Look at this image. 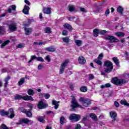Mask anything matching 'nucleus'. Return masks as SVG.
<instances>
[{"mask_svg":"<svg viewBox=\"0 0 129 129\" xmlns=\"http://www.w3.org/2000/svg\"><path fill=\"white\" fill-rule=\"evenodd\" d=\"M111 82L117 86H121L125 84L126 81L124 79H119L117 77H114L112 78Z\"/></svg>","mask_w":129,"mask_h":129,"instance_id":"nucleus-1","label":"nucleus"},{"mask_svg":"<svg viewBox=\"0 0 129 129\" xmlns=\"http://www.w3.org/2000/svg\"><path fill=\"white\" fill-rule=\"evenodd\" d=\"M14 99L15 100H20L21 99H23V100H31V101H33V100H34V99H33V97L31 96L26 95L22 96L20 94H16V95L15 96Z\"/></svg>","mask_w":129,"mask_h":129,"instance_id":"nucleus-2","label":"nucleus"},{"mask_svg":"<svg viewBox=\"0 0 129 129\" xmlns=\"http://www.w3.org/2000/svg\"><path fill=\"white\" fill-rule=\"evenodd\" d=\"M72 105L71 106L73 109L77 107H81V106H80V105L78 104V102H77V101H76V99H75L74 96H72Z\"/></svg>","mask_w":129,"mask_h":129,"instance_id":"nucleus-3","label":"nucleus"},{"mask_svg":"<svg viewBox=\"0 0 129 129\" xmlns=\"http://www.w3.org/2000/svg\"><path fill=\"white\" fill-rule=\"evenodd\" d=\"M79 101L82 102L83 106H85L86 107H87L89 104H91V101H90V100H88V99L83 97H81L79 99Z\"/></svg>","mask_w":129,"mask_h":129,"instance_id":"nucleus-4","label":"nucleus"},{"mask_svg":"<svg viewBox=\"0 0 129 129\" xmlns=\"http://www.w3.org/2000/svg\"><path fill=\"white\" fill-rule=\"evenodd\" d=\"M68 63H69V60L67 59L61 63L59 69L60 74H63L64 70H65V68L66 67V66H67V65H68Z\"/></svg>","mask_w":129,"mask_h":129,"instance_id":"nucleus-5","label":"nucleus"},{"mask_svg":"<svg viewBox=\"0 0 129 129\" xmlns=\"http://www.w3.org/2000/svg\"><path fill=\"white\" fill-rule=\"evenodd\" d=\"M70 120L74 121H79L80 120V115L76 114H71L69 117Z\"/></svg>","mask_w":129,"mask_h":129,"instance_id":"nucleus-6","label":"nucleus"},{"mask_svg":"<svg viewBox=\"0 0 129 129\" xmlns=\"http://www.w3.org/2000/svg\"><path fill=\"white\" fill-rule=\"evenodd\" d=\"M106 40H109V41H111L110 43H114L116 42H118V39L114 37V36L112 35H107L105 37Z\"/></svg>","mask_w":129,"mask_h":129,"instance_id":"nucleus-7","label":"nucleus"},{"mask_svg":"<svg viewBox=\"0 0 129 129\" xmlns=\"http://www.w3.org/2000/svg\"><path fill=\"white\" fill-rule=\"evenodd\" d=\"M7 116L9 118H14V117H15V112L14 111V109L12 108L9 109L8 111Z\"/></svg>","mask_w":129,"mask_h":129,"instance_id":"nucleus-8","label":"nucleus"},{"mask_svg":"<svg viewBox=\"0 0 129 129\" xmlns=\"http://www.w3.org/2000/svg\"><path fill=\"white\" fill-rule=\"evenodd\" d=\"M9 28L10 31L11 32H15L17 30V24L16 23H13L9 25Z\"/></svg>","mask_w":129,"mask_h":129,"instance_id":"nucleus-9","label":"nucleus"},{"mask_svg":"<svg viewBox=\"0 0 129 129\" xmlns=\"http://www.w3.org/2000/svg\"><path fill=\"white\" fill-rule=\"evenodd\" d=\"M21 121L22 123H25V124H32L33 123L32 120L26 118L21 119Z\"/></svg>","mask_w":129,"mask_h":129,"instance_id":"nucleus-10","label":"nucleus"},{"mask_svg":"<svg viewBox=\"0 0 129 129\" xmlns=\"http://www.w3.org/2000/svg\"><path fill=\"white\" fill-rule=\"evenodd\" d=\"M24 31L25 32L26 36H29V35H31L33 32V28L25 27Z\"/></svg>","mask_w":129,"mask_h":129,"instance_id":"nucleus-11","label":"nucleus"},{"mask_svg":"<svg viewBox=\"0 0 129 129\" xmlns=\"http://www.w3.org/2000/svg\"><path fill=\"white\" fill-rule=\"evenodd\" d=\"M52 8L48 7H44L43 9V12L44 14H46V15H50L51 13H52Z\"/></svg>","mask_w":129,"mask_h":129,"instance_id":"nucleus-12","label":"nucleus"},{"mask_svg":"<svg viewBox=\"0 0 129 129\" xmlns=\"http://www.w3.org/2000/svg\"><path fill=\"white\" fill-rule=\"evenodd\" d=\"M47 107H48V104L44 103L42 101H40L38 104V107L39 109H42V108Z\"/></svg>","mask_w":129,"mask_h":129,"instance_id":"nucleus-13","label":"nucleus"},{"mask_svg":"<svg viewBox=\"0 0 129 129\" xmlns=\"http://www.w3.org/2000/svg\"><path fill=\"white\" fill-rule=\"evenodd\" d=\"M110 115L111 118H113L112 121H115V120H116V116H117L116 112L114 111H111L110 112Z\"/></svg>","mask_w":129,"mask_h":129,"instance_id":"nucleus-14","label":"nucleus"},{"mask_svg":"<svg viewBox=\"0 0 129 129\" xmlns=\"http://www.w3.org/2000/svg\"><path fill=\"white\" fill-rule=\"evenodd\" d=\"M104 67L111 68L113 67V64L111 61L109 60H106L104 63Z\"/></svg>","mask_w":129,"mask_h":129,"instance_id":"nucleus-15","label":"nucleus"},{"mask_svg":"<svg viewBox=\"0 0 129 129\" xmlns=\"http://www.w3.org/2000/svg\"><path fill=\"white\" fill-rule=\"evenodd\" d=\"M78 61H79V64H85L86 62V59L83 56H80L79 57Z\"/></svg>","mask_w":129,"mask_h":129,"instance_id":"nucleus-16","label":"nucleus"},{"mask_svg":"<svg viewBox=\"0 0 129 129\" xmlns=\"http://www.w3.org/2000/svg\"><path fill=\"white\" fill-rule=\"evenodd\" d=\"M29 11H30V7L25 5L23 9V14H24V15H29Z\"/></svg>","mask_w":129,"mask_h":129,"instance_id":"nucleus-17","label":"nucleus"},{"mask_svg":"<svg viewBox=\"0 0 129 129\" xmlns=\"http://www.w3.org/2000/svg\"><path fill=\"white\" fill-rule=\"evenodd\" d=\"M16 9H17L16 5L10 6L8 8V12L9 13V14H12V11L16 12Z\"/></svg>","mask_w":129,"mask_h":129,"instance_id":"nucleus-18","label":"nucleus"},{"mask_svg":"<svg viewBox=\"0 0 129 129\" xmlns=\"http://www.w3.org/2000/svg\"><path fill=\"white\" fill-rule=\"evenodd\" d=\"M115 36L118 37L119 38H123L124 37V33L121 32H117L115 33Z\"/></svg>","mask_w":129,"mask_h":129,"instance_id":"nucleus-19","label":"nucleus"},{"mask_svg":"<svg viewBox=\"0 0 129 129\" xmlns=\"http://www.w3.org/2000/svg\"><path fill=\"white\" fill-rule=\"evenodd\" d=\"M63 27H64V29H67V30H68L70 32H71V31H72V30H73V29L72 28V26H71V25H70V24H68V23H66L63 25Z\"/></svg>","mask_w":129,"mask_h":129,"instance_id":"nucleus-20","label":"nucleus"},{"mask_svg":"<svg viewBox=\"0 0 129 129\" xmlns=\"http://www.w3.org/2000/svg\"><path fill=\"white\" fill-rule=\"evenodd\" d=\"M58 103H60V101H56L55 100H52V104H53V105H55L54 106L55 109H57L58 108V107L59 106Z\"/></svg>","mask_w":129,"mask_h":129,"instance_id":"nucleus-21","label":"nucleus"},{"mask_svg":"<svg viewBox=\"0 0 129 129\" xmlns=\"http://www.w3.org/2000/svg\"><path fill=\"white\" fill-rule=\"evenodd\" d=\"M68 8L69 11L71 13H72V12H75V11L76 10V8L75 7V6H74V5H69L68 6Z\"/></svg>","mask_w":129,"mask_h":129,"instance_id":"nucleus-22","label":"nucleus"},{"mask_svg":"<svg viewBox=\"0 0 129 129\" xmlns=\"http://www.w3.org/2000/svg\"><path fill=\"white\" fill-rule=\"evenodd\" d=\"M45 50L48 51V52H55L56 51V48L54 46H50L49 47L46 48Z\"/></svg>","mask_w":129,"mask_h":129,"instance_id":"nucleus-23","label":"nucleus"},{"mask_svg":"<svg viewBox=\"0 0 129 129\" xmlns=\"http://www.w3.org/2000/svg\"><path fill=\"white\" fill-rule=\"evenodd\" d=\"M93 61L96 64L99 65V66H102V61H101V60L99 59L98 58H95Z\"/></svg>","mask_w":129,"mask_h":129,"instance_id":"nucleus-24","label":"nucleus"},{"mask_svg":"<svg viewBox=\"0 0 129 129\" xmlns=\"http://www.w3.org/2000/svg\"><path fill=\"white\" fill-rule=\"evenodd\" d=\"M5 34H6L5 27L0 26V35H5Z\"/></svg>","mask_w":129,"mask_h":129,"instance_id":"nucleus-25","label":"nucleus"},{"mask_svg":"<svg viewBox=\"0 0 129 129\" xmlns=\"http://www.w3.org/2000/svg\"><path fill=\"white\" fill-rule=\"evenodd\" d=\"M89 116L91 117V118H92L93 120H98L97 117L96 116V115H95V114L93 113H91Z\"/></svg>","mask_w":129,"mask_h":129,"instance_id":"nucleus-26","label":"nucleus"},{"mask_svg":"<svg viewBox=\"0 0 129 129\" xmlns=\"http://www.w3.org/2000/svg\"><path fill=\"white\" fill-rule=\"evenodd\" d=\"M113 69V67H111V68H107L104 69V72L106 73H110L111 71H112V70Z\"/></svg>","mask_w":129,"mask_h":129,"instance_id":"nucleus-27","label":"nucleus"},{"mask_svg":"<svg viewBox=\"0 0 129 129\" xmlns=\"http://www.w3.org/2000/svg\"><path fill=\"white\" fill-rule=\"evenodd\" d=\"M112 60L114 62L116 66H119V60L118 59L117 57H114L112 58Z\"/></svg>","mask_w":129,"mask_h":129,"instance_id":"nucleus-28","label":"nucleus"},{"mask_svg":"<svg viewBox=\"0 0 129 129\" xmlns=\"http://www.w3.org/2000/svg\"><path fill=\"white\" fill-rule=\"evenodd\" d=\"M109 87H111L110 83H107L104 85L101 86V88H102V89H103L104 88H108Z\"/></svg>","mask_w":129,"mask_h":129,"instance_id":"nucleus-29","label":"nucleus"},{"mask_svg":"<svg viewBox=\"0 0 129 129\" xmlns=\"http://www.w3.org/2000/svg\"><path fill=\"white\" fill-rule=\"evenodd\" d=\"M75 43L76 44L78 47H80V46L82 45V41H81V40L77 39L75 41Z\"/></svg>","mask_w":129,"mask_h":129,"instance_id":"nucleus-30","label":"nucleus"},{"mask_svg":"<svg viewBox=\"0 0 129 129\" xmlns=\"http://www.w3.org/2000/svg\"><path fill=\"white\" fill-rule=\"evenodd\" d=\"M38 121L40 122H42V123H44L45 122V116H40L38 118Z\"/></svg>","mask_w":129,"mask_h":129,"instance_id":"nucleus-31","label":"nucleus"},{"mask_svg":"<svg viewBox=\"0 0 129 129\" xmlns=\"http://www.w3.org/2000/svg\"><path fill=\"white\" fill-rule=\"evenodd\" d=\"M62 40L64 43H68L69 42H70V39H69V37H68L62 38Z\"/></svg>","mask_w":129,"mask_h":129,"instance_id":"nucleus-32","label":"nucleus"},{"mask_svg":"<svg viewBox=\"0 0 129 129\" xmlns=\"http://www.w3.org/2000/svg\"><path fill=\"white\" fill-rule=\"evenodd\" d=\"M25 114H26V116L28 117H32V116H33L32 112L29 110H27L26 112H25Z\"/></svg>","mask_w":129,"mask_h":129,"instance_id":"nucleus-33","label":"nucleus"},{"mask_svg":"<svg viewBox=\"0 0 129 129\" xmlns=\"http://www.w3.org/2000/svg\"><path fill=\"white\" fill-rule=\"evenodd\" d=\"M44 33H45V34H51L52 33L51 28L50 27L46 28L44 30Z\"/></svg>","mask_w":129,"mask_h":129,"instance_id":"nucleus-34","label":"nucleus"},{"mask_svg":"<svg viewBox=\"0 0 129 129\" xmlns=\"http://www.w3.org/2000/svg\"><path fill=\"white\" fill-rule=\"evenodd\" d=\"M0 114L2 116H5V115H8V111L5 110H2L0 111Z\"/></svg>","mask_w":129,"mask_h":129,"instance_id":"nucleus-35","label":"nucleus"},{"mask_svg":"<svg viewBox=\"0 0 129 129\" xmlns=\"http://www.w3.org/2000/svg\"><path fill=\"white\" fill-rule=\"evenodd\" d=\"M120 104L123 105H125L126 106H129V103L126 102L125 100H122L120 101Z\"/></svg>","mask_w":129,"mask_h":129,"instance_id":"nucleus-36","label":"nucleus"},{"mask_svg":"<svg viewBox=\"0 0 129 129\" xmlns=\"http://www.w3.org/2000/svg\"><path fill=\"white\" fill-rule=\"evenodd\" d=\"M117 12L119 14H122L123 12V8L121 6H119L117 9Z\"/></svg>","mask_w":129,"mask_h":129,"instance_id":"nucleus-37","label":"nucleus"},{"mask_svg":"<svg viewBox=\"0 0 129 129\" xmlns=\"http://www.w3.org/2000/svg\"><path fill=\"white\" fill-rule=\"evenodd\" d=\"M80 91L81 92H86L87 91V87L86 86H83L81 87L80 89Z\"/></svg>","mask_w":129,"mask_h":129,"instance_id":"nucleus-38","label":"nucleus"},{"mask_svg":"<svg viewBox=\"0 0 129 129\" xmlns=\"http://www.w3.org/2000/svg\"><path fill=\"white\" fill-rule=\"evenodd\" d=\"M24 83H25V78H22L18 82V84L19 86H21V85H23V84H24Z\"/></svg>","mask_w":129,"mask_h":129,"instance_id":"nucleus-39","label":"nucleus"},{"mask_svg":"<svg viewBox=\"0 0 129 129\" xmlns=\"http://www.w3.org/2000/svg\"><path fill=\"white\" fill-rule=\"evenodd\" d=\"M28 94H29V95H34L35 92H34V90H33L31 89H29L28 91Z\"/></svg>","mask_w":129,"mask_h":129,"instance_id":"nucleus-40","label":"nucleus"},{"mask_svg":"<svg viewBox=\"0 0 129 129\" xmlns=\"http://www.w3.org/2000/svg\"><path fill=\"white\" fill-rule=\"evenodd\" d=\"M37 57L36 55H31V58L29 60L28 63H31L33 60H37Z\"/></svg>","mask_w":129,"mask_h":129,"instance_id":"nucleus-41","label":"nucleus"},{"mask_svg":"<svg viewBox=\"0 0 129 129\" xmlns=\"http://www.w3.org/2000/svg\"><path fill=\"white\" fill-rule=\"evenodd\" d=\"M93 35L94 37H97L98 36V29H95L93 30Z\"/></svg>","mask_w":129,"mask_h":129,"instance_id":"nucleus-42","label":"nucleus"},{"mask_svg":"<svg viewBox=\"0 0 129 129\" xmlns=\"http://www.w3.org/2000/svg\"><path fill=\"white\" fill-rule=\"evenodd\" d=\"M10 43V40H7L4 42V43H2L1 45V48H4L5 46H6V45H8Z\"/></svg>","mask_w":129,"mask_h":129,"instance_id":"nucleus-43","label":"nucleus"},{"mask_svg":"<svg viewBox=\"0 0 129 129\" xmlns=\"http://www.w3.org/2000/svg\"><path fill=\"white\" fill-rule=\"evenodd\" d=\"M19 110H20V111H21V112H23V113H26L27 110L24 108V107H20L19 108Z\"/></svg>","mask_w":129,"mask_h":129,"instance_id":"nucleus-44","label":"nucleus"},{"mask_svg":"<svg viewBox=\"0 0 129 129\" xmlns=\"http://www.w3.org/2000/svg\"><path fill=\"white\" fill-rule=\"evenodd\" d=\"M104 56V55H103V53H100L98 55V58H97V59H99V60H102V59H103Z\"/></svg>","mask_w":129,"mask_h":129,"instance_id":"nucleus-45","label":"nucleus"},{"mask_svg":"<svg viewBox=\"0 0 129 129\" xmlns=\"http://www.w3.org/2000/svg\"><path fill=\"white\" fill-rule=\"evenodd\" d=\"M64 120H65V117L61 116L60 118V123L63 124L64 123Z\"/></svg>","mask_w":129,"mask_h":129,"instance_id":"nucleus-46","label":"nucleus"},{"mask_svg":"<svg viewBox=\"0 0 129 129\" xmlns=\"http://www.w3.org/2000/svg\"><path fill=\"white\" fill-rule=\"evenodd\" d=\"M37 61H39L40 62H44V59L41 56L37 57Z\"/></svg>","mask_w":129,"mask_h":129,"instance_id":"nucleus-47","label":"nucleus"},{"mask_svg":"<svg viewBox=\"0 0 129 129\" xmlns=\"http://www.w3.org/2000/svg\"><path fill=\"white\" fill-rule=\"evenodd\" d=\"M89 80H92V79H94V75L91 74H89Z\"/></svg>","mask_w":129,"mask_h":129,"instance_id":"nucleus-48","label":"nucleus"},{"mask_svg":"<svg viewBox=\"0 0 129 129\" xmlns=\"http://www.w3.org/2000/svg\"><path fill=\"white\" fill-rule=\"evenodd\" d=\"M75 19H76V17L75 16H71L68 18V20H69V21H74Z\"/></svg>","mask_w":129,"mask_h":129,"instance_id":"nucleus-49","label":"nucleus"},{"mask_svg":"<svg viewBox=\"0 0 129 129\" xmlns=\"http://www.w3.org/2000/svg\"><path fill=\"white\" fill-rule=\"evenodd\" d=\"M1 127L3 129H10L8 126H7V125L5 124H2L1 125Z\"/></svg>","mask_w":129,"mask_h":129,"instance_id":"nucleus-50","label":"nucleus"},{"mask_svg":"<svg viewBox=\"0 0 129 129\" xmlns=\"http://www.w3.org/2000/svg\"><path fill=\"white\" fill-rule=\"evenodd\" d=\"M62 35L63 36H67L68 35V32L67 30H63L62 32Z\"/></svg>","mask_w":129,"mask_h":129,"instance_id":"nucleus-51","label":"nucleus"},{"mask_svg":"<svg viewBox=\"0 0 129 129\" xmlns=\"http://www.w3.org/2000/svg\"><path fill=\"white\" fill-rule=\"evenodd\" d=\"M43 96L46 99H48L50 98V94H43Z\"/></svg>","mask_w":129,"mask_h":129,"instance_id":"nucleus-52","label":"nucleus"},{"mask_svg":"<svg viewBox=\"0 0 129 129\" xmlns=\"http://www.w3.org/2000/svg\"><path fill=\"white\" fill-rule=\"evenodd\" d=\"M108 32L106 30H102L100 32V35H104V34H107Z\"/></svg>","mask_w":129,"mask_h":129,"instance_id":"nucleus-53","label":"nucleus"},{"mask_svg":"<svg viewBox=\"0 0 129 129\" xmlns=\"http://www.w3.org/2000/svg\"><path fill=\"white\" fill-rule=\"evenodd\" d=\"M28 24H24V27H28V26H30V25L31 24V20H28Z\"/></svg>","mask_w":129,"mask_h":129,"instance_id":"nucleus-54","label":"nucleus"},{"mask_svg":"<svg viewBox=\"0 0 129 129\" xmlns=\"http://www.w3.org/2000/svg\"><path fill=\"white\" fill-rule=\"evenodd\" d=\"M45 60H47L48 62H50L51 61V58H50V56L49 55H47L45 57Z\"/></svg>","mask_w":129,"mask_h":129,"instance_id":"nucleus-55","label":"nucleus"},{"mask_svg":"<svg viewBox=\"0 0 129 129\" xmlns=\"http://www.w3.org/2000/svg\"><path fill=\"white\" fill-rule=\"evenodd\" d=\"M114 104L115 107H119V103L117 101H115Z\"/></svg>","mask_w":129,"mask_h":129,"instance_id":"nucleus-56","label":"nucleus"},{"mask_svg":"<svg viewBox=\"0 0 129 129\" xmlns=\"http://www.w3.org/2000/svg\"><path fill=\"white\" fill-rule=\"evenodd\" d=\"M11 79V77L8 76L7 78H5V81L9 82V80Z\"/></svg>","mask_w":129,"mask_h":129,"instance_id":"nucleus-57","label":"nucleus"},{"mask_svg":"<svg viewBox=\"0 0 129 129\" xmlns=\"http://www.w3.org/2000/svg\"><path fill=\"white\" fill-rule=\"evenodd\" d=\"M109 10L107 9L106 11H105V15L106 17H107V16H108V15H109Z\"/></svg>","mask_w":129,"mask_h":129,"instance_id":"nucleus-58","label":"nucleus"},{"mask_svg":"<svg viewBox=\"0 0 129 129\" xmlns=\"http://www.w3.org/2000/svg\"><path fill=\"white\" fill-rule=\"evenodd\" d=\"M81 128V125L80 124H78L76 126V128L75 129H80Z\"/></svg>","mask_w":129,"mask_h":129,"instance_id":"nucleus-59","label":"nucleus"},{"mask_svg":"<svg viewBox=\"0 0 129 129\" xmlns=\"http://www.w3.org/2000/svg\"><path fill=\"white\" fill-rule=\"evenodd\" d=\"M43 65H42L41 64H40L38 66V70H41V69H42L43 68Z\"/></svg>","mask_w":129,"mask_h":129,"instance_id":"nucleus-60","label":"nucleus"},{"mask_svg":"<svg viewBox=\"0 0 129 129\" xmlns=\"http://www.w3.org/2000/svg\"><path fill=\"white\" fill-rule=\"evenodd\" d=\"M18 48H24V45L23 44H19L18 45Z\"/></svg>","mask_w":129,"mask_h":129,"instance_id":"nucleus-61","label":"nucleus"},{"mask_svg":"<svg viewBox=\"0 0 129 129\" xmlns=\"http://www.w3.org/2000/svg\"><path fill=\"white\" fill-rule=\"evenodd\" d=\"M70 88L71 89V90H74V85L70 84Z\"/></svg>","mask_w":129,"mask_h":129,"instance_id":"nucleus-62","label":"nucleus"},{"mask_svg":"<svg viewBox=\"0 0 129 129\" xmlns=\"http://www.w3.org/2000/svg\"><path fill=\"white\" fill-rule=\"evenodd\" d=\"M45 44H46L45 41V42H39L38 45L39 46H42V45H45Z\"/></svg>","mask_w":129,"mask_h":129,"instance_id":"nucleus-63","label":"nucleus"},{"mask_svg":"<svg viewBox=\"0 0 129 129\" xmlns=\"http://www.w3.org/2000/svg\"><path fill=\"white\" fill-rule=\"evenodd\" d=\"M125 54L126 59H128V52L125 51Z\"/></svg>","mask_w":129,"mask_h":129,"instance_id":"nucleus-64","label":"nucleus"}]
</instances>
